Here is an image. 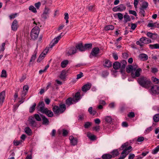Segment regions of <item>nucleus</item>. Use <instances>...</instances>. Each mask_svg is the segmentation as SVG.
<instances>
[{
	"label": "nucleus",
	"instance_id": "17",
	"mask_svg": "<svg viewBox=\"0 0 159 159\" xmlns=\"http://www.w3.org/2000/svg\"><path fill=\"white\" fill-rule=\"evenodd\" d=\"M91 84L88 83L83 86L82 88V90L83 92H86L88 90H89L91 88Z\"/></svg>",
	"mask_w": 159,
	"mask_h": 159
},
{
	"label": "nucleus",
	"instance_id": "23",
	"mask_svg": "<svg viewBox=\"0 0 159 159\" xmlns=\"http://www.w3.org/2000/svg\"><path fill=\"white\" fill-rule=\"evenodd\" d=\"M67 71L66 70H62L59 76V77L62 80L66 78V74Z\"/></svg>",
	"mask_w": 159,
	"mask_h": 159
},
{
	"label": "nucleus",
	"instance_id": "1",
	"mask_svg": "<svg viewBox=\"0 0 159 159\" xmlns=\"http://www.w3.org/2000/svg\"><path fill=\"white\" fill-rule=\"evenodd\" d=\"M138 82L141 86L147 89L151 87L152 84L150 79L145 76L139 78Z\"/></svg>",
	"mask_w": 159,
	"mask_h": 159
},
{
	"label": "nucleus",
	"instance_id": "43",
	"mask_svg": "<svg viewBox=\"0 0 159 159\" xmlns=\"http://www.w3.org/2000/svg\"><path fill=\"white\" fill-rule=\"evenodd\" d=\"M36 106V103H34L33 106L30 107L29 109V111L30 113L32 112L35 110Z\"/></svg>",
	"mask_w": 159,
	"mask_h": 159
},
{
	"label": "nucleus",
	"instance_id": "41",
	"mask_svg": "<svg viewBox=\"0 0 159 159\" xmlns=\"http://www.w3.org/2000/svg\"><path fill=\"white\" fill-rule=\"evenodd\" d=\"M44 106H45V104L43 102H41L39 103L38 106H37V108L38 110L39 109H40L41 108V107L43 108Z\"/></svg>",
	"mask_w": 159,
	"mask_h": 159
},
{
	"label": "nucleus",
	"instance_id": "22",
	"mask_svg": "<svg viewBox=\"0 0 159 159\" xmlns=\"http://www.w3.org/2000/svg\"><path fill=\"white\" fill-rule=\"evenodd\" d=\"M87 136L91 141L95 140L97 139L96 136L89 133L87 134Z\"/></svg>",
	"mask_w": 159,
	"mask_h": 159
},
{
	"label": "nucleus",
	"instance_id": "57",
	"mask_svg": "<svg viewBox=\"0 0 159 159\" xmlns=\"http://www.w3.org/2000/svg\"><path fill=\"white\" fill-rule=\"evenodd\" d=\"M25 132L29 135H31L32 133L31 130H25Z\"/></svg>",
	"mask_w": 159,
	"mask_h": 159
},
{
	"label": "nucleus",
	"instance_id": "2",
	"mask_svg": "<svg viewBox=\"0 0 159 159\" xmlns=\"http://www.w3.org/2000/svg\"><path fill=\"white\" fill-rule=\"evenodd\" d=\"M129 143L126 142L123 144L121 147V149L123 150L121 153V156L117 159H123L130 152L129 150L132 148L131 146L128 147Z\"/></svg>",
	"mask_w": 159,
	"mask_h": 159
},
{
	"label": "nucleus",
	"instance_id": "21",
	"mask_svg": "<svg viewBox=\"0 0 159 159\" xmlns=\"http://www.w3.org/2000/svg\"><path fill=\"white\" fill-rule=\"evenodd\" d=\"M76 49H79L80 51H85L84 46L82 43H80L76 45L75 47Z\"/></svg>",
	"mask_w": 159,
	"mask_h": 159
},
{
	"label": "nucleus",
	"instance_id": "27",
	"mask_svg": "<svg viewBox=\"0 0 159 159\" xmlns=\"http://www.w3.org/2000/svg\"><path fill=\"white\" fill-rule=\"evenodd\" d=\"M57 133L59 134L62 133V135L64 136H67L68 134V132L66 130H59Z\"/></svg>",
	"mask_w": 159,
	"mask_h": 159
},
{
	"label": "nucleus",
	"instance_id": "45",
	"mask_svg": "<svg viewBox=\"0 0 159 159\" xmlns=\"http://www.w3.org/2000/svg\"><path fill=\"white\" fill-rule=\"evenodd\" d=\"M1 77H5L6 78L7 77V74L6 71L4 70H2V74L1 75Z\"/></svg>",
	"mask_w": 159,
	"mask_h": 159
},
{
	"label": "nucleus",
	"instance_id": "13",
	"mask_svg": "<svg viewBox=\"0 0 159 159\" xmlns=\"http://www.w3.org/2000/svg\"><path fill=\"white\" fill-rule=\"evenodd\" d=\"M150 92L153 94L159 93V86L157 85L152 86Z\"/></svg>",
	"mask_w": 159,
	"mask_h": 159
},
{
	"label": "nucleus",
	"instance_id": "46",
	"mask_svg": "<svg viewBox=\"0 0 159 159\" xmlns=\"http://www.w3.org/2000/svg\"><path fill=\"white\" fill-rule=\"evenodd\" d=\"M92 125V123L90 122H86L84 125V128L86 129L89 128Z\"/></svg>",
	"mask_w": 159,
	"mask_h": 159
},
{
	"label": "nucleus",
	"instance_id": "50",
	"mask_svg": "<svg viewBox=\"0 0 159 159\" xmlns=\"http://www.w3.org/2000/svg\"><path fill=\"white\" fill-rule=\"evenodd\" d=\"M48 109L46 108L45 106H44L43 108L41 107V108L38 110V111H40L42 113H44V112H46V111Z\"/></svg>",
	"mask_w": 159,
	"mask_h": 159
},
{
	"label": "nucleus",
	"instance_id": "55",
	"mask_svg": "<svg viewBox=\"0 0 159 159\" xmlns=\"http://www.w3.org/2000/svg\"><path fill=\"white\" fill-rule=\"evenodd\" d=\"M41 16L42 18H43L44 20H45L47 19L48 17V15L47 14H45L43 12V13L42 15Z\"/></svg>",
	"mask_w": 159,
	"mask_h": 159
},
{
	"label": "nucleus",
	"instance_id": "8",
	"mask_svg": "<svg viewBox=\"0 0 159 159\" xmlns=\"http://www.w3.org/2000/svg\"><path fill=\"white\" fill-rule=\"evenodd\" d=\"M76 52V48L74 47L68 48L66 51V54L68 56L71 55L75 53Z\"/></svg>",
	"mask_w": 159,
	"mask_h": 159
},
{
	"label": "nucleus",
	"instance_id": "49",
	"mask_svg": "<svg viewBox=\"0 0 159 159\" xmlns=\"http://www.w3.org/2000/svg\"><path fill=\"white\" fill-rule=\"evenodd\" d=\"M87 8L89 11H93L94 10V5H90L87 7Z\"/></svg>",
	"mask_w": 159,
	"mask_h": 159
},
{
	"label": "nucleus",
	"instance_id": "35",
	"mask_svg": "<svg viewBox=\"0 0 159 159\" xmlns=\"http://www.w3.org/2000/svg\"><path fill=\"white\" fill-rule=\"evenodd\" d=\"M80 94L79 92H77L76 93L75 97L73 98H74V100L75 101H77L78 100H79L80 98Z\"/></svg>",
	"mask_w": 159,
	"mask_h": 159
},
{
	"label": "nucleus",
	"instance_id": "16",
	"mask_svg": "<svg viewBox=\"0 0 159 159\" xmlns=\"http://www.w3.org/2000/svg\"><path fill=\"white\" fill-rule=\"evenodd\" d=\"M69 139L70 141V143L72 145L75 146L77 144V139L76 138H74L73 136H70L69 137Z\"/></svg>",
	"mask_w": 159,
	"mask_h": 159
},
{
	"label": "nucleus",
	"instance_id": "10",
	"mask_svg": "<svg viewBox=\"0 0 159 159\" xmlns=\"http://www.w3.org/2000/svg\"><path fill=\"white\" fill-rule=\"evenodd\" d=\"M62 33H61L60 35L54 38V39L52 41L49 46L50 48H52L55 44H57L59 40L61 38V34Z\"/></svg>",
	"mask_w": 159,
	"mask_h": 159
},
{
	"label": "nucleus",
	"instance_id": "44",
	"mask_svg": "<svg viewBox=\"0 0 159 159\" xmlns=\"http://www.w3.org/2000/svg\"><path fill=\"white\" fill-rule=\"evenodd\" d=\"M124 21L125 22L130 20V19L129 16L128 15H125L124 16Z\"/></svg>",
	"mask_w": 159,
	"mask_h": 159
},
{
	"label": "nucleus",
	"instance_id": "12",
	"mask_svg": "<svg viewBox=\"0 0 159 159\" xmlns=\"http://www.w3.org/2000/svg\"><path fill=\"white\" fill-rule=\"evenodd\" d=\"M126 8L125 7L123 4H120L113 8L112 10L114 11H121L124 10Z\"/></svg>",
	"mask_w": 159,
	"mask_h": 159
},
{
	"label": "nucleus",
	"instance_id": "34",
	"mask_svg": "<svg viewBox=\"0 0 159 159\" xmlns=\"http://www.w3.org/2000/svg\"><path fill=\"white\" fill-rule=\"evenodd\" d=\"M68 63V61L67 60H65L61 62V66L62 68L65 67Z\"/></svg>",
	"mask_w": 159,
	"mask_h": 159
},
{
	"label": "nucleus",
	"instance_id": "33",
	"mask_svg": "<svg viewBox=\"0 0 159 159\" xmlns=\"http://www.w3.org/2000/svg\"><path fill=\"white\" fill-rule=\"evenodd\" d=\"M149 46V47L152 49L159 48V44H150Z\"/></svg>",
	"mask_w": 159,
	"mask_h": 159
},
{
	"label": "nucleus",
	"instance_id": "20",
	"mask_svg": "<svg viewBox=\"0 0 159 159\" xmlns=\"http://www.w3.org/2000/svg\"><path fill=\"white\" fill-rule=\"evenodd\" d=\"M17 21L16 20H14L12 24L11 29L12 30L15 31L17 29Z\"/></svg>",
	"mask_w": 159,
	"mask_h": 159
},
{
	"label": "nucleus",
	"instance_id": "58",
	"mask_svg": "<svg viewBox=\"0 0 159 159\" xmlns=\"http://www.w3.org/2000/svg\"><path fill=\"white\" fill-rule=\"evenodd\" d=\"M144 9H143V8H140V13L142 15H143V16H144V12L145 11L144 10Z\"/></svg>",
	"mask_w": 159,
	"mask_h": 159
},
{
	"label": "nucleus",
	"instance_id": "25",
	"mask_svg": "<svg viewBox=\"0 0 159 159\" xmlns=\"http://www.w3.org/2000/svg\"><path fill=\"white\" fill-rule=\"evenodd\" d=\"M73 102H75L74 100V98H69L66 100V104L68 106H69L73 103Z\"/></svg>",
	"mask_w": 159,
	"mask_h": 159
},
{
	"label": "nucleus",
	"instance_id": "54",
	"mask_svg": "<svg viewBox=\"0 0 159 159\" xmlns=\"http://www.w3.org/2000/svg\"><path fill=\"white\" fill-rule=\"evenodd\" d=\"M41 16L42 18H43L44 20H45L47 19L48 17V15L47 14H45L43 12V13L42 15Z\"/></svg>",
	"mask_w": 159,
	"mask_h": 159
},
{
	"label": "nucleus",
	"instance_id": "64",
	"mask_svg": "<svg viewBox=\"0 0 159 159\" xmlns=\"http://www.w3.org/2000/svg\"><path fill=\"white\" fill-rule=\"evenodd\" d=\"M151 69V72L153 73H157L158 71V69L156 68L152 67V68Z\"/></svg>",
	"mask_w": 159,
	"mask_h": 159
},
{
	"label": "nucleus",
	"instance_id": "14",
	"mask_svg": "<svg viewBox=\"0 0 159 159\" xmlns=\"http://www.w3.org/2000/svg\"><path fill=\"white\" fill-rule=\"evenodd\" d=\"M140 41L142 43L144 44H149L151 43L152 42L150 39L145 37L141 38L140 39Z\"/></svg>",
	"mask_w": 159,
	"mask_h": 159
},
{
	"label": "nucleus",
	"instance_id": "63",
	"mask_svg": "<svg viewBox=\"0 0 159 159\" xmlns=\"http://www.w3.org/2000/svg\"><path fill=\"white\" fill-rule=\"evenodd\" d=\"M144 139V138L143 137H140L137 139V141L138 142H141L143 141Z\"/></svg>",
	"mask_w": 159,
	"mask_h": 159
},
{
	"label": "nucleus",
	"instance_id": "30",
	"mask_svg": "<svg viewBox=\"0 0 159 159\" xmlns=\"http://www.w3.org/2000/svg\"><path fill=\"white\" fill-rule=\"evenodd\" d=\"M104 120L106 122L110 124L112 121V119L110 116H106L104 118Z\"/></svg>",
	"mask_w": 159,
	"mask_h": 159
},
{
	"label": "nucleus",
	"instance_id": "5",
	"mask_svg": "<svg viewBox=\"0 0 159 159\" xmlns=\"http://www.w3.org/2000/svg\"><path fill=\"white\" fill-rule=\"evenodd\" d=\"M39 32V28L38 26L34 27L31 30L30 33V36L32 39L35 40L37 39L38 36Z\"/></svg>",
	"mask_w": 159,
	"mask_h": 159
},
{
	"label": "nucleus",
	"instance_id": "6",
	"mask_svg": "<svg viewBox=\"0 0 159 159\" xmlns=\"http://www.w3.org/2000/svg\"><path fill=\"white\" fill-rule=\"evenodd\" d=\"M28 121L30 124L33 128H38L39 126V123L38 124L36 122L34 119V117L33 116H30L29 118Z\"/></svg>",
	"mask_w": 159,
	"mask_h": 159
},
{
	"label": "nucleus",
	"instance_id": "9",
	"mask_svg": "<svg viewBox=\"0 0 159 159\" xmlns=\"http://www.w3.org/2000/svg\"><path fill=\"white\" fill-rule=\"evenodd\" d=\"M99 52V49L98 48L95 47L93 48L90 54L89 57L90 58H92L93 57H96Z\"/></svg>",
	"mask_w": 159,
	"mask_h": 159
},
{
	"label": "nucleus",
	"instance_id": "60",
	"mask_svg": "<svg viewBox=\"0 0 159 159\" xmlns=\"http://www.w3.org/2000/svg\"><path fill=\"white\" fill-rule=\"evenodd\" d=\"M41 5V3L40 2H39L37 3H35L34 4V6L37 9H39Z\"/></svg>",
	"mask_w": 159,
	"mask_h": 159
},
{
	"label": "nucleus",
	"instance_id": "47",
	"mask_svg": "<svg viewBox=\"0 0 159 159\" xmlns=\"http://www.w3.org/2000/svg\"><path fill=\"white\" fill-rule=\"evenodd\" d=\"M92 44L89 43V44H85L84 46V48H85V51L87 49L91 48H92Z\"/></svg>",
	"mask_w": 159,
	"mask_h": 159
},
{
	"label": "nucleus",
	"instance_id": "26",
	"mask_svg": "<svg viewBox=\"0 0 159 159\" xmlns=\"http://www.w3.org/2000/svg\"><path fill=\"white\" fill-rule=\"evenodd\" d=\"M104 66L107 67H110L112 66L111 62L108 60H106L104 63Z\"/></svg>",
	"mask_w": 159,
	"mask_h": 159
},
{
	"label": "nucleus",
	"instance_id": "15",
	"mask_svg": "<svg viewBox=\"0 0 159 159\" xmlns=\"http://www.w3.org/2000/svg\"><path fill=\"white\" fill-rule=\"evenodd\" d=\"M136 68V66H133L131 65H129L126 68V72L128 73H130V72L132 73L133 71H135Z\"/></svg>",
	"mask_w": 159,
	"mask_h": 159
},
{
	"label": "nucleus",
	"instance_id": "61",
	"mask_svg": "<svg viewBox=\"0 0 159 159\" xmlns=\"http://www.w3.org/2000/svg\"><path fill=\"white\" fill-rule=\"evenodd\" d=\"M129 13L130 14L133 15L135 16H137V14L135 11L132 10H129Z\"/></svg>",
	"mask_w": 159,
	"mask_h": 159
},
{
	"label": "nucleus",
	"instance_id": "39",
	"mask_svg": "<svg viewBox=\"0 0 159 159\" xmlns=\"http://www.w3.org/2000/svg\"><path fill=\"white\" fill-rule=\"evenodd\" d=\"M154 121L155 122H157L159 121V114H156L153 118Z\"/></svg>",
	"mask_w": 159,
	"mask_h": 159
},
{
	"label": "nucleus",
	"instance_id": "48",
	"mask_svg": "<svg viewBox=\"0 0 159 159\" xmlns=\"http://www.w3.org/2000/svg\"><path fill=\"white\" fill-rule=\"evenodd\" d=\"M50 11V9L49 8L47 7H45L44 8V10L43 11V12L45 14H47L48 15V14Z\"/></svg>",
	"mask_w": 159,
	"mask_h": 159
},
{
	"label": "nucleus",
	"instance_id": "36",
	"mask_svg": "<svg viewBox=\"0 0 159 159\" xmlns=\"http://www.w3.org/2000/svg\"><path fill=\"white\" fill-rule=\"evenodd\" d=\"M35 54L33 55L31 57V58L30 60V62L34 61L35 60L36 56V54L37 53V51L36 50H35L34 52Z\"/></svg>",
	"mask_w": 159,
	"mask_h": 159
},
{
	"label": "nucleus",
	"instance_id": "53",
	"mask_svg": "<svg viewBox=\"0 0 159 159\" xmlns=\"http://www.w3.org/2000/svg\"><path fill=\"white\" fill-rule=\"evenodd\" d=\"M108 75V73L106 71H103L101 74L102 76L104 78L106 77Z\"/></svg>",
	"mask_w": 159,
	"mask_h": 159
},
{
	"label": "nucleus",
	"instance_id": "59",
	"mask_svg": "<svg viewBox=\"0 0 159 159\" xmlns=\"http://www.w3.org/2000/svg\"><path fill=\"white\" fill-rule=\"evenodd\" d=\"M128 116L129 117H131V118H133V117H134L135 116V114H134V112H129L128 115Z\"/></svg>",
	"mask_w": 159,
	"mask_h": 159
},
{
	"label": "nucleus",
	"instance_id": "51",
	"mask_svg": "<svg viewBox=\"0 0 159 159\" xmlns=\"http://www.w3.org/2000/svg\"><path fill=\"white\" fill-rule=\"evenodd\" d=\"M148 6V3L147 2H143L142 4V6L141 8H143V9H146Z\"/></svg>",
	"mask_w": 159,
	"mask_h": 159
},
{
	"label": "nucleus",
	"instance_id": "3",
	"mask_svg": "<svg viewBox=\"0 0 159 159\" xmlns=\"http://www.w3.org/2000/svg\"><path fill=\"white\" fill-rule=\"evenodd\" d=\"M66 109V106L65 104L61 103L59 106H54L52 108V110L55 114H60L63 113Z\"/></svg>",
	"mask_w": 159,
	"mask_h": 159
},
{
	"label": "nucleus",
	"instance_id": "42",
	"mask_svg": "<svg viewBox=\"0 0 159 159\" xmlns=\"http://www.w3.org/2000/svg\"><path fill=\"white\" fill-rule=\"evenodd\" d=\"M33 117H34V119L35 118L38 121H40L41 120L40 116L38 114H34Z\"/></svg>",
	"mask_w": 159,
	"mask_h": 159
},
{
	"label": "nucleus",
	"instance_id": "56",
	"mask_svg": "<svg viewBox=\"0 0 159 159\" xmlns=\"http://www.w3.org/2000/svg\"><path fill=\"white\" fill-rule=\"evenodd\" d=\"M22 140H20L19 141H14L13 142L15 146H17L21 144L22 142Z\"/></svg>",
	"mask_w": 159,
	"mask_h": 159
},
{
	"label": "nucleus",
	"instance_id": "24",
	"mask_svg": "<svg viewBox=\"0 0 159 159\" xmlns=\"http://www.w3.org/2000/svg\"><path fill=\"white\" fill-rule=\"evenodd\" d=\"M40 116L42 118L43 121V124L45 125H48L49 123V121L48 119L42 115H40Z\"/></svg>",
	"mask_w": 159,
	"mask_h": 159
},
{
	"label": "nucleus",
	"instance_id": "40",
	"mask_svg": "<svg viewBox=\"0 0 159 159\" xmlns=\"http://www.w3.org/2000/svg\"><path fill=\"white\" fill-rule=\"evenodd\" d=\"M29 9L30 11H31L34 13L37 12V10L33 6H30L29 8Z\"/></svg>",
	"mask_w": 159,
	"mask_h": 159
},
{
	"label": "nucleus",
	"instance_id": "31",
	"mask_svg": "<svg viewBox=\"0 0 159 159\" xmlns=\"http://www.w3.org/2000/svg\"><path fill=\"white\" fill-rule=\"evenodd\" d=\"M102 159H111L112 157V155L109 154H105L102 157Z\"/></svg>",
	"mask_w": 159,
	"mask_h": 159
},
{
	"label": "nucleus",
	"instance_id": "28",
	"mask_svg": "<svg viewBox=\"0 0 159 159\" xmlns=\"http://www.w3.org/2000/svg\"><path fill=\"white\" fill-rule=\"evenodd\" d=\"M28 89H29V87L28 86H27V85H25L23 87V91L22 92V95H21L22 96H23V95L24 96H25L26 95V94L27 92V91L28 90Z\"/></svg>",
	"mask_w": 159,
	"mask_h": 159
},
{
	"label": "nucleus",
	"instance_id": "19",
	"mask_svg": "<svg viewBox=\"0 0 159 159\" xmlns=\"http://www.w3.org/2000/svg\"><path fill=\"white\" fill-rule=\"evenodd\" d=\"M139 58L140 60L144 61L148 59V57L146 54L142 53L139 55Z\"/></svg>",
	"mask_w": 159,
	"mask_h": 159
},
{
	"label": "nucleus",
	"instance_id": "62",
	"mask_svg": "<svg viewBox=\"0 0 159 159\" xmlns=\"http://www.w3.org/2000/svg\"><path fill=\"white\" fill-rule=\"evenodd\" d=\"M83 76V74L82 72H80V74H78L77 75V79H78L80 78L81 77Z\"/></svg>",
	"mask_w": 159,
	"mask_h": 159
},
{
	"label": "nucleus",
	"instance_id": "4",
	"mask_svg": "<svg viewBox=\"0 0 159 159\" xmlns=\"http://www.w3.org/2000/svg\"><path fill=\"white\" fill-rule=\"evenodd\" d=\"M126 64V61L124 60L121 61L120 63L118 61H116L113 63V67L115 70H117L120 68V71L121 73H122L123 70L125 68Z\"/></svg>",
	"mask_w": 159,
	"mask_h": 159
},
{
	"label": "nucleus",
	"instance_id": "32",
	"mask_svg": "<svg viewBox=\"0 0 159 159\" xmlns=\"http://www.w3.org/2000/svg\"><path fill=\"white\" fill-rule=\"evenodd\" d=\"M114 27L113 25H109L106 26L105 27L104 29L106 31L109 30H112L114 29Z\"/></svg>",
	"mask_w": 159,
	"mask_h": 159
},
{
	"label": "nucleus",
	"instance_id": "37",
	"mask_svg": "<svg viewBox=\"0 0 159 159\" xmlns=\"http://www.w3.org/2000/svg\"><path fill=\"white\" fill-rule=\"evenodd\" d=\"M151 80L155 84H159V79L153 76L152 77Z\"/></svg>",
	"mask_w": 159,
	"mask_h": 159
},
{
	"label": "nucleus",
	"instance_id": "7",
	"mask_svg": "<svg viewBox=\"0 0 159 159\" xmlns=\"http://www.w3.org/2000/svg\"><path fill=\"white\" fill-rule=\"evenodd\" d=\"M49 50V47H47L43 51L42 53L38 57L37 61L38 62H40L44 57L45 56Z\"/></svg>",
	"mask_w": 159,
	"mask_h": 159
},
{
	"label": "nucleus",
	"instance_id": "18",
	"mask_svg": "<svg viewBox=\"0 0 159 159\" xmlns=\"http://www.w3.org/2000/svg\"><path fill=\"white\" fill-rule=\"evenodd\" d=\"M5 95V91H3L0 93V105L2 106L4 102Z\"/></svg>",
	"mask_w": 159,
	"mask_h": 159
},
{
	"label": "nucleus",
	"instance_id": "38",
	"mask_svg": "<svg viewBox=\"0 0 159 159\" xmlns=\"http://www.w3.org/2000/svg\"><path fill=\"white\" fill-rule=\"evenodd\" d=\"M112 154V157H114L116 156H118L119 154V152L117 150H115L112 151L111 152Z\"/></svg>",
	"mask_w": 159,
	"mask_h": 159
},
{
	"label": "nucleus",
	"instance_id": "52",
	"mask_svg": "<svg viewBox=\"0 0 159 159\" xmlns=\"http://www.w3.org/2000/svg\"><path fill=\"white\" fill-rule=\"evenodd\" d=\"M159 151V145L153 150H152V153L153 154H156Z\"/></svg>",
	"mask_w": 159,
	"mask_h": 159
},
{
	"label": "nucleus",
	"instance_id": "11",
	"mask_svg": "<svg viewBox=\"0 0 159 159\" xmlns=\"http://www.w3.org/2000/svg\"><path fill=\"white\" fill-rule=\"evenodd\" d=\"M142 69L140 68L136 69L135 71H133L131 73V76L133 78H135L136 77H139L140 75V73L142 72Z\"/></svg>",
	"mask_w": 159,
	"mask_h": 159
},
{
	"label": "nucleus",
	"instance_id": "29",
	"mask_svg": "<svg viewBox=\"0 0 159 159\" xmlns=\"http://www.w3.org/2000/svg\"><path fill=\"white\" fill-rule=\"evenodd\" d=\"M45 111L46 112H44V114H46L48 117H51L53 116V113L51 110L47 109Z\"/></svg>",
	"mask_w": 159,
	"mask_h": 159
}]
</instances>
